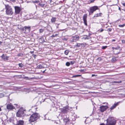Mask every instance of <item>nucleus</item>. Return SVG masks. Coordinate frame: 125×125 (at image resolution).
I'll return each mask as SVG.
<instances>
[{
    "label": "nucleus",
    "mask_w": 125,
    "mask_h": 125,
    "mask_svg": "<svg viewBox=\"0 0 125 125\" xmlns=\"http://www.w3.org/2000/svg\"><path fill=\"white\" fill-rule=\"evenodd\" d=\"M40 117L39 114L37 113L33 114L30 117L29 121L30 122H31L36 121Z\"/></svg>",
    "instance_id": "nucleus-1"
},
{
    "label": "nucleus",
    "mask_w": 125,
    "mask_h": 125,
    "mask_svg": "<svg viewBox=\"0 0 125 125\" xmlns=\"http://www.w3.org/2000/svg\"><path fill=\"white\" fill-rule=\"evenodd\" d=\"M106 125H115L116 123V120L113 117H110L106 120Z\"/></svg>",
    "instance_id": "nucleus-2"
},
{
    "label": "nucleus",
    "mask_w": 125,
    "mask_h": 125,
    "mask_svg": "<svg viewBox=\"0 0 125 125\" xmlns=\"http://www.w3.org/2000/svg\"><path fill=\"white\" fill-rule=\"evenodd\" d=\"M6 9V13L9 15H12L13 13L12 9L11 7L8 4L5 5Z\"/></svg>",
    "instance_id": "nucleus-3"
},
{
    "label": "nucleus",
    "mask_w": 125,
    "mask_h": 125,
    "mask_svg": "<svg viewBox=\"0 0 125 125\" xmlns=\"http://www.w3.org/2000/svg\"><path fill=\"white\" fill-rule=\"evenodd\" d=\"M98 9V7L97 6H95L90 7L89 9V10L88 11L89 12V15H91L92 14L94 11Z\"/></svg>",
    "instance_id": "nucleus-4"
},
{
    "label": "nucleus",
    "mask_w": 125,
    "mask_h": 125,
    "mask_svg": "<svg viewBox=\"0 0 125 125\" xmlns=\"http://www.w3.org/2000/svg\"><path fill=\"white\" fill-rule=\"evenodd\" d=\"M17 117H23L25 115L24 111L22 109H20L17 113Z\"/></svg>",
    "instance_id": "nucleus-5"
},
{
    "label": "nucleus",
    "mask_w": 125,
    "mask_h": 125,
    "mask_svg": "<svg viewBox=\"0 0 125 125\" xmlns=\"http://www.w3.org/2000/svg\"><path fill=\"white\" fill-rule=\"evenodd\" d=\"M14 7L15 10L14 14L15 15L20 14L21 13L22 9L21 7L17 6H14Z\"/></svg>",
    "instance_id": "nucleus-6"
},
{
    "label": "nucleus",
    "mask_w": 125,
    "mask_h": 125,
    "mask_svg": "<svg viewBox=\"0 0 125 125\" xmlns=\"http://www.w3.org/2000/svg\"><path fill=\"white\" fill-rule=\"evenodd\" d=\"M79 37L78 35H75L72 36V38L70 40V41L71 42H76L79 40Z\"/></svg>",
    "instance_id": "nucleus-7"
},
{
    "label": "nucleus",
    "mask_w": 125,
    "mask_h": 125,
    "mask_svg": "<svg viewBox=\"0 0 125 125\" xmlns=\"http://www.w3.org/2000/svg\"><path fill=\"white\" fill-rule=\"evenodd\" d=\"M69 107L68 106L64 107L60 109L61 113L63 114H66L68 112Z\"/></svg>",
    "instance_id": "nucleus-8"
},
{
    "label": "nucleus",
    "mask_w": 125,
    "mask_h": 125,
    "mask_svg": "<svg viewBox=\"0 0 125 125\" xmlns=\"http://www.w3.org/2000/svg\"><path fill=\"white\" fill-rule=\"evenodd\" d=\"M21 29L23 31H24L25 32L28 33L31 30V27L29 26H25L24 27L22 28Z\"/></svg>",
    "instance_id": "nucleus-9"
},
{
    "label": "nucleus",
    "mask_w": 125,
    "mask_h": 125,
    "mask_svg": "<svg viewBox=\"0 0 125 125\" xmlns=\"http://www.w3.org/2000/svg\"><path fill=\"white\" fill-rule=\"evenodd\" d=\"M108 108L107 106L102 105L100 107V110L102 112L105 111Z\"/></svg>",
    "instance_id": "nucleus-10"
},
{
    "label": "nucleus",
    "mask_w": 125,
    "mask_h": 125,
    "mask_svg": "<svg viewBox=\"0 0 125 125\" xmlns=\"http://www.w3.org/2000/svg\"><path fill=\"white\" fill-rule=\"evenodd\" d=\"M46 2L45 0H41V2H40L39 4L41 7H43L46 6Z\"/></svg>",
    "instance_id": "nucleus-11"
},
{
    "label": "nucleus",
    "mask_w": 125,
    "mask_h": 125,
    "mask_svg": "<svg viewBox=\"0 0 125 125\" xmlns=\"http://www.w3.org/2000/svg\"><path fill=\"white\" fill-rule=\"evenodd\" d=\"M7 108L9 109H11L14 108V106L11 104H8L7 105Z\"/></svg>",
    "instance_id": "nucleus-12"
},
{
    "label": "nucleus",
    "mask_w": 125,
    "mask_h": 125,
    "mask_svg": "<svg viewBox=\"0 0 125 125\" xmlns=\"http://www.w3.org/2000/svg\"><path fill=\"white\" fill-rule=\"evenodd\" d=\"M39 42L41 43H42L45 42L44 38L43 37L39 38Z\"/></svg>",
    "instance_id": "nucleus-13"
},
{
    "label": "nucleus",
    "mask_w": 125,
    "mask_h": 125,
    "mask_svg": "<svg viewBox=\"0 0 125 125\" xmlns=\"http://www.w3.org/2000/svg\"><path fill=\"white\" fill-rule=\"evenodd\" d=\"M118 102H117L116 104H114L110 108V109L111 110H112L115 108L118 105Z\"/></svg>",
    "instance_id": "nucleus-14"
},
{
    "label": "nucleus",
    "mask_w": 125,
    "mask_h": 125,
    "mask_svg": "<svg viewBox=\"0 0 125 125\" xmlns=\"http://www.w3.org/2000/svg\"><path fill=\"white\" fill-rule=\"evenodd\" d=\"M23 121L21 120H20L17 122L16 125H23Z\"/></svg>",
    "instance_id": "nucleus-15"
},
{
    "label": "nucleus",
    "mask_w": 125,
    "mask_h": 125,
    "mask_svg": "<svg viewBox=\"0 0 125 125\" xmlns=\"http://www.w3.org/2000/svg\"><path fill=\"white\" fill-rule=\"evenodd\" d=\"M2 58L4 60H8L9 57L5 56L4 54H3L1 56Z\"/></svg>",
    "instance_id": "nucleus-16"
},
{
    "label": "nucleus",
    "mask_w": 125,
    "mask_h": 125,
    "mask_svg": "<svg viewBox=\"0 0 125 125\" xmlns=\"http://www.w3.org/2000/svg\"><path fill=\"white\" fill-rule=\"evenodd\" d=\"M7 116L6 115H3V117H2V121H4L6 119Z\"/></svg>",
    "instance_id": "nucleus-17"
},
{
    "label": "nucleus",
    "mask_w": 125,
    "mask_h": 125,
    "mask_svg": "<svg viewBox=\"0 0 125 125\" xmlns=\"http://www.w3.org/2000/svg\"><path fill=\"white\" fill-rule=\"evenodd\" d=\"M51 110L52 111H55L57 110V108L55 106H53L52 107Z\"/></svg>",
    "instance_id": "nucleus-18"
},
{
    "label": "nucleus",
    "mask_w": 125,
    "mask_h": 125,
    "mask_svg": "<svg viewBox=\"0 0 125 125\" xmlns=\"http://www.w3.org/2000/svg\"><path fill=\"white\" fill-rule=\"evenodd\" d=\"M102 14V13H100L99 14L97 13V14H96L94 16V17H97L99 16H101V15Z\"/></svg>",
    "instance_id": "nucleus-19"
},
{
    "label": "nucleus",
    "mask_w": 125,
    "mask_h": 125,
    "mask_svg": "<svg viewBox=\"0 0 125 125\" xmlns=\"http://www.w3.org/2000/svg\"><path fill=\"white\" fill-rule=\"evenodd\" d=\"M87 18V15L86 14H85L83 16V20H86Z\"/></svg>",
    "instance_id": "nucleus-20"
},
{
    "label": "nucleus",
    "mask_w": 125,
    "mask_h": 125,
    "mask_svg": "<svg viewBox=\"0 0 125 125\" xmlns=\"http://www.w3.org/2000/svg\"><path fill=\"white\" fill-rule=\"evenodd\" d=\"M44 68L42 66L41 64H40L38 65L37 67V69H42Z\"/></svg>",
    "instance_id": "nucleus-21"
},
{
    "label": "nucleus",
    "mask_w": 125,
    "mask_h": 125,
    "mask_svg": "<svg viewBox=\"0 0 125 125\" xmlns=\"http://www.w3.org/2000/svg\"><path fill=\"white\" fill-rule=\"evenodd\" d=\"M52 0H48V3L51 5L53 4L54 3V2Z\"/></svg>",
    "instance_id": "nucleus-22"
},
{
    "label": "nucleus",
    "mask_w": 125,
    "mask_h": 125,
    "mask_svg": "<svg viewBox=\"0 0 125 125\" xmlns=\"http://www.w3.org/2000/svg\"><path fill=\"white\" fill-rule=\"evenodd\" d=\"M116 61V58L115 57H113L111 60V61L112 62H114Z\"/></svg>",
    "instance_id": "nucleus-23"
},
{
    "label": "nucleus",
    "mask_w": 125,
    "mask_h": 125,
    "mask_svg": "<svg viewBox=\"0 0 125 125\" xmlns=\"http://www.w3.org/2000/svg\"><path fill=\"white\" fill-rule=\"evenodd\" d=\"M83 44H83L77 43V45L75 46L79 47H80L81 45H82Z\"/></svg>",
    "instance_id": "nucleus-24"
},
{
    "label": "nucleus",
    "mask_w": 125,
    "mask_h": 125,
    "mask_svg": "<svg viewBox=\"0 0 125 125\" xmlns=\"http://www.w3.org/2000/svg\"><path fill=\"white\" fill-rule=\"evenodd\" d=\"M56 20V18L53 17L51 19V21L52 22H54Z\"/></svg>",
    "instance_id": "nucleus-25"
},
{
    "label": "nucleus",
    "mask_w": 125,
    "mask_h": 125,
    "mask_svg": "<svg viewBox=\"0 0 125 125\" xmlns=\"http://www.w3.org/2000/svg\"><path fill=\"white\" fill-rule=\"evenodd\" d=\"M44 29H39V31L40 33H42L44 31Z\"/></svg>",
    "instance_id": "nucleus-26"
},
{
    "label": "nucleus",
    "mask_w": 125,
    "mask_h": 125,
    "mask_svg": "<svg viewBox=\"0 0 125 125\" xmlns=\"http://www.w3.org/2000/svg\"><path fill=\"white\" fill-rule=\"evenodd\" d=\"M69 52V50H67L65 51L64 53L65 54L67 55L68 54Z\"/></svg>",
    "instance_id": "nucleus-27"
},
{
    "label": "nucleus",
    "mask_w": 125,
    "mask_h": 125,
    "mask_svg": "<svg viewBox=\"0 0 125 125\" xmlns=\"http://www.w3.org/2000/svg\"><path fill=\"white\" fill-rule=\"evenodd\" d=\"M85 36V37H84V39L85 40L88 39H89V38L90 37V36H87L86 35Z\"/></svg>",
    "instance_id": "nucleus-28"
},
{
    "label": "nucleus",
    "mask_w": 125,
    "mask_h": 125,
    "mask_svg": "<svg viewBox=\"0 0 125 125\" xmlns=\"http://www.w3.org/2000/svg\"><path fill=\"white\" fill-rule=\"evenodd\" d=\"M81 76V75H74L73 76V77H80Z\"/></svg>",
    "instance_id": "nucleus-29"
},
{
    "label": "nucleus",
    "mask_w": 125,
    "mask_h": 125,
    "mask_svg": "<svg viewBox=\"0 0 125 125\" xmlns=\"http://www.w3.org/2000/svg\"><path fill=\"white\" fill-rule=\"evenodd\" d=\"M70 65V63L68 62H67L66 63V65L67 66H69Z\"/></svg>",
    "instance_id": "nucleus-30"
},
{
    "label": "nucleus",
    "mask_w": 125,
    "mask_h": 125,
    "mask_svg": "<svg viewBox=\"0 0 125 125\" xmlns=\"http://www.w3.org/2000/svg\"><path fill=\"white\" fill-rule=\"evenodd\" d=\"M23 54L22 53H19L18 55V56H23Z\"/></svg>",
    "instance_id": "nucleus-31"
},
{
    "label": "nucleus",
    "mask_w": 125,
    "mask_h": 125,
    "mask_svg": "<svg viewBox=\"0 0 125 125\" xmlns=\"http://www.w3.org/2000/svg\"><path fill=\"white\" fill-rule=\"evenodd\" d=\"M107 46H103L102 48V49L104 50L107 48Z\"/></svg>",
    "instance_id": "nucleus-32"
},
{
    "label": "nucleus",
    "mask_w": 125,
    "mask_h": 125,
    "mask_svg": "<svg viewBox=\"0 0 125 125\" xmlns=\"http://www.w3.org/2000/svg\"><path fill=\"white\" fill-rule=\"evenodd\" d=\"M69 119H68V118H65L64 119V121L67 122L68 121H69Z\"/></svg>",
    "instance_id": "nucleus-33"
},
{
    "label": "nucleus",
    "mask_w": 125,
    "mask_h": 125,
    "mask_svg": "<svg viewBox=\"0 0 125 125\" xmlns=\"http://www.w3.org/2000/svg\"><path fill=\"white\" fill-rule=\"evenodd\" d=\"M83 21H84V24L86 26H87V22L86 20H83Z\"/></svg>",
    "instance_id": "nucleus-34"
},
{
    "label": "nucleus",
    "mask_w": 125,
    "mask_h": 125,
    "mask_svg": "<svg viewBox=\"0 0 125 125\" xmlns=\"http://www.w3.org/2000/svg\"><path fill=\"white\" fill-rule=\"evenodd\" d=\"M118 26L120 27H123L125 26V24H124L123 25H120Z\"/></svg>",
    "instance_id": "nucleus-35"
},
{
    "label": "nucleus",
    "mask_w": 125,
    "mask_h": 125,
    "mask_svg": "<svg viewBox=\"0 0 125 125\" xmlns=\"http://www.w3.org/2000/svg\"><path fill=\"white\" fill-rule=\"evenodd\" d=\"M68 39V38H62V40L64 41H67Z\"/></svg>",
    "instance_id": "nucleus-36"
},
{
    "label": "nucleus",
    "mask_w": 125,
    "mask_h": 125,
    "mask_svg": "<svg viewBox=\"0 0 125 125\" xmlns=\"http://www.w3.org/2000/svg\"><path fill=\"white\" fill-rule=\"evenodd\" d=\"M58 34H56L55 35H54L53 34L51 36V37H54L56 36L57 35H58Z\"/></svg>",
    "instance_id": "nucleus-37"
},
{
    "label": "nucleus",
    "mask_w": 125,
    "mask_h": 125,
    "mask_svg": "<svg viewBox=\"0 0 125 125\" xmlns=\"http://www.w3.org/2000/svg\"><path fill=\"white\" fill-rule=\"evenodd\" d=\"M19 66L21 67H22L23 66V65L21 63H19Z\"/></svg>",
    "instance_id": "nucleus-38"
},
{
    "label": "nucleus",
    "mask_w": 125,
    "mask_h": 125,
    "mask_svg": "<svg viewBox=\"0 0 125 125\" xmlns=\"http://www.w3.org/2000/svg\"><path fill=\"white\" fill-rule=\"evenodd\" d=\"M121 82H122L121 81H114V82L115 83H121Z\"/></svg>",
    "instance_id": "nucleus-39"
},
{
    "label": "nucleus",
    "mask_w": 125,
    "mask_h": 125,
    "mask_svg": "<svg viewBox=\"0 0 125 125\" xmlns=\"http://www.w3.org/2000/svg\"><path fill=\"white\" fill-rule=\"evenodd\" d=\"M33 2L37 3H40V2L39 1H33Z\"/></svg>",
    "instance_id": "nucleus-40"
},
{
    "label": "nucleus",
    "mask_w": 125,
    "mask_h": 125,
    "mask_svg": "<svg viewBox=\"0 0 125 125\" xmlns=\"http://www.w3.org/2000/svg\"><path fill=\"white\" fill-rule=\"evenodd\" d=\"M120 47H117L115 48V50H118L120 48Z\"/></svg>",
    "instance_id": "nucleus-41"
},
{
    "label": "nucleus",
    "mask_w": 125,
    "mask_h": 125,
    "mask_svg": "<svg viewBox=\"0 0 125 125\" xmlns=\"http://www.w3.org/2000/svg\"><path fill=\"white\" fill-rule=\"evenodd\" d=\"M112 48L113 49V52H115V50L114 49H115V48L114 47H113Z\"/></svg>",
    "instance_id": "nucleus-42"
},
{
    "label": "nucleus",
    "mask_w": 125,
    "mask_h": 125,
    "mask_svg": "<svg viewBox=\"0 0 125 125\" xmlns=\"http://www.w3.org/2000/svg\"><path fill=\"white\" fill-rule=\"evenodd\" d=\"M97 59L101 61L102 60V58L101 57H99Z\"/></svg>",
    "instance_id": "nucleus-43"
},
{
    "label": "nucleus",
    "mask_w": 125,
    "mask_h": 125,
    "mask_svg": "<svg viewBox=\"0 0 125 125\" xmlns=\"http://www.w3.org/2000/svg\"><path fill=\"white\" fill-rule=\"evenodd\" d=\"M108 30L109 31H111L112 30V29L111 28H109L108 29Z\"/></svg>",
    "instance_id": "nucleus-44"
},
{
    "label": "nucleus",
    "mask_w": 125,
    "mask_h": 125,
    "mask_svg": "<svg viewBox=\"0 0 125 125\" xmlns=\"http://www.w3.org/2000/svg\"><path fill=\"white\" fill-rule=\"evenodd\" d=\"M9 121L10 122H11L12 121V119L11 118H10L9 119Z\"/></svg>",
    "instance_id": "nucleus-45"
},
{
    "label": "nucleus",
    "mask_w": 125,
    "mask_h": 125,
    "mask_svg": "<svg viewBox=\"0 0 125 125\" xmlns=\"http://www.w3.org/2000/svg\"><path fill=\"white\" fill-rule=\"evenodd\" d=\"M104 31V30L103 29H101L100 30H99V31L100 32H102Z\"/></svg>",
    "instance_id": "nucleus-46"
},
{
    "label": "nucleus",
    "mask_w": 125,
    "mask_h": 125,
    "mask_svg": "<svg viewBox=\"0 0 125 125\" xmlns=\"http://www.w3.org/2000/svg\"><path fill=\"white\" fill-rule=\"evenodd\" d=\"M70 62H71V64H72L73 65V64H74V62H73V61H71Z\"/></svg>",
    "instance_id": "nucleus-47"
},
{
    "label": "nucleus",
    "mask_w": 125,
    "mask_h": 125,
    "mask_svg": "<svg viewBox=\"0 0 125 125\" xmlns=\"http://www.w3.org/2000/svg\"><path fill=\"white\" fill-rule=\"evenodd\" d=\"M122 42L123 43H125V41L124 40H122Z\"/></svg>",
    "instance_id": "nucleus-48"
},
{
    "label": "nucleus",
    "mask_w": 125,
    "mask_h": 125,
    "mask_svg": "<svg viewBox=\"0 0 125 125\" xmlns=\"http://www.w3.org/2000/svg\"><path fill=\"white\" fill-rule=\"evenodd\" d=\"M95 0H93L90 1V3L93 2Z\"/></svg>",
    "instance_id": "nucleus-49"
},
{
    "label": "nucleus",
    "mask_w": 125,
    "mask_h": 125,
    "mask_svg": "<svg viewBox=\"0 0 125 125\" xmlns=\"http://www.w3.org/2000/svg\"><path fill=\"white\" fill-rule=\"evenodd\" d=\"M122 5L124 6H125V3H122Z\"/></svg>",
    "instance_id": "nucleus-50"
},
{
    "label": "nucleus",
    "mask_w": 125,
    "mask_h": 125,
    "mask_svg": "<svg viewBox=\"0 0 125 125\" xmlns=\"http://www.w3.org/2000/svg\"><path fill=\"white\" fill-rule=\"evenodd\" d=\"M95 76V74H93L92 75V77H93Z\"/></svg>",
    "instance_id": "nucleus-51"
},
{
    "label": "nucleus",
    "mask_w": 125,
    "mask_h": 125,
    "mask_svg": "<svg viewBox=\"0 0 125 125\" xmlns=\"http://www.w3.org/2000/svg\"><path fill=\"white\" fill-rule=\"evenodd\" d=\"M100 125H105L103 123L101 124Z\"/></svg>",
    "instance_id": "nucleus-52"
},
{
    "label": "nucleus",
    "mask_w": 125,
    "mask_h": 125,
    "mask_svg": "<svg viewBox=\"0 0 125 125\" xmlns=\"http://www.w3.org/2000/svg\"><path fill=\"white\" fill-rule=\"evenodd\" d=\"M115 41V39H113L112 40V42H114Z\"/></svg>",
    "instance_id": "nucleus-53"
},
{
    "label": "nucleus",
    "mask_w": 125,
    "mask_h": 125,
    "mask_svg": "<svg viewBox=\"0 0 125 125\" xmlns=\"http://www.w3.org/2000/svg\"><path fill=\"white\" fill-rule=\"evenodd\" d=\"M30 52L31 53H33V52H34L33 51H31V52Z\"/></svg>",
    "instance_id": "nucleus-54"
},
{
    "label": "nucleus",
    "mask_w": 125,
    "mask_h": 125,
    "mask_svg": "<svg viewBox=\"0 0 125 125\" xmlns=\"http://www.w3.org/2000/svg\"><path fill=\"white\" fill-rule=\"evenodd\" d=\"M10 0L12 1H15V0Z\"/></svg>",
    "instance_id": "nucleus-55"
},
{
    "label": "nucleus",
    "mask_w": 125,
    "mask_h": 125,
    "mask_svg": "<svg viewBox=\"0 0 125 125\" xmlns=\"http://www.w3.org/2000/svg\"><path fill=\"white\" fill-rule=\"evenodd\" d=\"M1 111V107H0V112Z\"/></svg>",
    "instance_id": "nucleus-56"
},
{
    "label": "nucleus",
    "mask_w": 125,
    "mask_h": 125,
    "mask_svg": "<svg viewBox=\"0 0 125 125\" xmlns=\"http://www.w3.org/2000/svg\"><path fill=\"white\" fill-rule=\"evenodd\" d=\"M45 70L44 71H43L42 72H43V73H44L45 72Z\"/></svg>",
    "instance_id": "nucleus-57"
},
{
    "label": "nucleus",
    "mask_w": 125,
    "mask_h": 125,
    "mask_svg": "<svg viewBox=\"0 0 125 125\" xmlns=\"http://www.w3.org/2000/svg\"><path fill=\"white\" fill-rule=\"evenodd\" d=\"M119 9L120 10V7L119 8Z\"/></svg>",
    "instance_id": "nucleus-58"
},
{
    "label": "nucleus",
    "mask_w": 125,
    "mask_h": 125,
    "mask_svg": "<svg viewBox=\"0 0 125 125\" xmlns=\"http://www.w3.org/2000/svg\"><path fill=\"white\" fill-rule=\"evenodd\" d=\"M34 56H36V55H34Z\"/></svg>",
    "instance_id": "nucleus-59"
}]
</instances>
